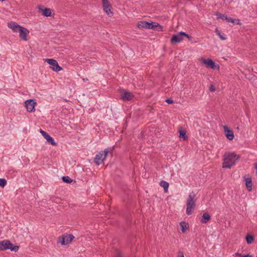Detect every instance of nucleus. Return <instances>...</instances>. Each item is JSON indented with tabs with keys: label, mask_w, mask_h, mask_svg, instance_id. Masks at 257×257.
I'll return each instance as SVG.
<instances>
[{
	"label": "nucleus",
	"mask_w": 257,
	"mask_h": 257,
	"mask_svg": "<svg viewBox=\"0 0 257 257\" xmlns=\"http://www.w3.org/2000/svg\"><path fill=\"white\" fill-rule=\"evenodd\" d=\"M239 158V155L234 152L225 153L223 157L222 168L230 169L235 165Z\"/></svg>",
	"instance_id": "f257e3e1"
},
{
	"label": "nucleus",
	"mask_w": 257,
	"mask_h": 257,
	"mask_svg": "<svg viewBox=\"0 0 257 257\" xmlns=\"http://www.w3.org/2000/svg\"><path fill=\"white\" fill-rule=\"evenodd\" d=\"M113 149V147L107 148V149H105L104 151L99 152L97 154H96L94 158V162L97 165L102 163L107 157L108 153L112 152Z\"/></svg>",
	"instance_id": "f03ea898"
},
{
	"label": "nucleus",
	"mask_w": 257,
	"mask_h": 257,
	"mask_svg": "<svg viewBox=\"0 0 257 257\" xmlns=\"http://www.w3.org/2000/svg\"><path fill=\"white\" fill-rule=\"evenodd\" d=\"M19 249V246L14 245L9 240H4L0 241V250L10 249L11 251H17Z\"/></svg>",
	"instance_id": "7ed1b4c3"
},
{
	"label": "nucleus",
	"mask_w": 257,
	"mask_h": 257,
	"mask_svg": "<svg viewBox=\"0 0 257 257\" xmlns=\"http://www.w3.org/2000/svg\"><path fill=\"white\" fill-rule=\"evenodd\" d=\"M183 37H186L190 41L192 39V38L187 34L183 32H180L172 36L171 42L173 44L180 43L183 41Z\"/></svg>",
	"instance_id": "20e7f679"
},
{
	"label": "nucleus",
	"mask_w": 257,
	"mask_h": 257,
	"mask_svg": "<svg viewBox=\"0 0 257 257\" xmlns=\"http://www.w3.org/2000/svg\"><path fill=\"white\" fill-rule=\"evenodd\" d=\"M74 238V236L71 234H64L58 238V242L62 245H67L69 244Z\"/></svg>",
	"instance_id": "39448f33"
},
{
	"label": "nucleus",
	"mask_w": 257,
	"mask_h": 257,
	"mask_svg": "<svg viewBox=\"0 0 257 257\" xmlns=\"http://www.w3.org/2000/svg\"><path fill=\"white\" fill-rule=\"evenodd\" d=\"M196 194L192 191L190 193L188 198L187 200V209H192L195 207Z\"/></svg>",
	"instance_id": "423d86ee"
},
{
	"label": "nucleus",
	"mask_w": 257,
	"mask_h": 257,
	"mask_svg": "<svg viewBox=\"0 0 257 257\" xmlns=\"http://www.w3.org/2000/svg\"><path fill=\"white\" fill-rule=\"evenodd\" d=\"M120 97L123 100H131L134 97V95L125 89L119 90Z\"/></svg>",
	"instance_id": "0eeeda50"
},
{
	"label": "nucleus",
	"mask_w": 257,
	"mask_h": 257,
	"mask_svg": "<svg viewBox=\"0 0 257 257\" xmlns=\"http://www.w3.org/2000/svg\"><path fill=\"white\" fill-rule=\"evenodd\" d=\"M45 61L50 65V68L54 71H60L62 68L59 66L58 62L53 59H46Z\"/></svg>",
	"instance_id": "6e6552de"
},
{
	"label": "nucleus",
	"mask_w": 257,
	"mask_h": 257,
	"mask_svg": "<svg viewBox=\"0 0 257 257\" xmlns=\"http://www.w3.org/2000/svg\"><path fill=\"white\" fill-rule=\"evenodd\" d=\"M200 61L201 63L206 65L207 67L213 69L215 67V63L211 59H205L204 58H201Z\"/></svg>",
	"instance_id": "1a4fd4ad"
},
{
	"label": "nucleus",
	"mask_w": 257,
	"mask_h": 257,
	"mask_svg": "<svg viewBox=\"0 0 257 257\" xmlns=\"http://www.w3.org/2000/svg\"><path fill=\"white\" fill-rule=\"evenodd\" d=\"M25 106L27 110L29 112H32L35 110V106L36 102L32 99L27 100L25 101Z\"/></svg>",
	"instance_id": "9d476101"
},
{
	"label": "nucleus",
	"mask_w": 257,
	"mask_h": 257,
	"mask_svg": "<svg viewBox=\"0 0 257 257\" xmlns=\"http://www.w3.org/2000/svg\"><path fill=\"white\" fill-rule=\"evenodd\" d=\"M40 133L47 140L48 143L52 145L53 146H55L56 145L54 140L48 133L42 130H40Z\"/></svg>",
	"instance_id": "9b49d317"
},
{
	"label": "nucleus",
	"mask_w": 257,
	"mask_h": 257,
	"mask_svg": "<svg viewBox=\"0 0 257 257\" xmlns=\"http://www.w3.org/2000/svg\"><path fill=\"white\" fill-rule=\"evenodd\" d=\"M102 6L103 11L105 12V13L109 17H111L112 16V13L111 11V6L109 3L108 1H107L102 3Z\"/></svg>",
	"instance_id": "f8f14e48"
},
{
	"label": "nucleus",
	"mask_w": 257,
	"mask_h": 257,
	"mask_svg": "<svg viewBox=\"0 0 257 257\" xmlns=\"http://www.w3.org/2000/svg\"><path fill=\"white\" fill-rule=\"evenodd\" d=\"M18 32L20 34V37L22 39H23L25 41L27 40V37L29 33V32L27 29L22 27L18 31Z\"/></svg>",
	"instance_id": "ddd939ff"
},
{
	"label": "nucleus",
	"mask_w": 257,
	"mask_h": 257,
	"mask_svg": "<svg viewBox=\"0 0 257 257\" xmlns=\"http://www.w3.org/2000/svg\"><path fill=\"white\" fill-rule=\"evenodd\" d=\"M8 27L12 29L14 32H18L20 28L22 27L16 23L11 22L8 24Z\"/></svg>",
	"instance_id": "4468645a"
},
{
	"label": "nucleus",
	"mask_w": 257,
	"mask_h": 257,
	"mask_svg": "<svg viewBox=\"0 0 257 257\" xmlns=\"http://www.w3.org/2000/svg\"><path fill=\"white\" fill-rule=\"evenodd\" d=\"M224 130L225 133V136L229 140H232L234 138V134L233 132L229 130L226 125L223 126Z\"/></svg>",
	"instance_id": "2eb2a0df"
},
{
	"label": "nucleus",
	"mask_w": 257,
	"mask_h": 257,
	"mask_svg": "<svg viewBox=\"0 0 257 257\" xmlns=\"http://www.w3.org/2000/svg\"><path fill=\"white\" fill-rule=\"evenodd\" d=\"M39 10L42 13V15L45 17H50L52 16V11L50 9H43L42 7H39Z\"/></svg>",
	"instance_id": "dca6fc26"
},
{
	"label": "nucleus",
	"mask_w": 257,
	"mask_h": 257,
	"mask_svg": "<svg viewBox=\"0 0 257 257\" xmlns=\"http://www.w3.org/2000/svg\"><path fill=\"white\" fill-rule=\"evenodd\" d=\"M244 181L245 183V186L248 191H251L252 190V180L251 178L249 177H244Z\"/></svg>",
	"instance_id": "f3484780"
},
{
	"label": "nucleus",
	"mask_w": 257,
	"mask_h": 257,
	"mask_svg": "<svg viewBox=\"0 0 257 257\" xmlns=\"http://www.w3.org/2000/svg\"><path fill=\"white\" fill-rule=\"evenodd\" d=\"M211 219V217L208 212H204L202 216V218L201 219V222L202 223H206Z\"/></svg>",
	"instance_id": "a211bd4d"
},
{
	"label": "nucleus",
	"mask_w": 257,
	"mask_h": 257,
	"mask_svg": "<svg viewBox=\"0 0 257 257\" xmlns=\"http://www.w3.org/2000/svg\"><path fill=\"white\" fill-rule=\"evenodd\" d=\"M149 23L146 21H141L138 23V27L139 28L148 29L149 27Z\"/></svg>",
	"instance_id": "6ab92c4d"
},
{
	"label": "nucleus",
	"mask_w": 257,
	"mask_h": 257,
	"mask_svg": "<svg viewBox=\"0 0 257 257\" xmlns=\"http://www.w3.org/2000/svg\"><path fill=\"white\" fill-rule=\"evenodd\" d=\"M181 231L185 232L187 229H189V224L185 221H182L180 223Z\"/></svg>",
	"instance_id": "aec40b11"
},
{
	"label": "nucleus",
	"mask_w": 257,
	"mask_h": 257,
	"mask_svg": "<svg viewBox=\"0 0 257 257\" xmlns=\"http://www.w3.org/2000/svg\"><path fill=\"white\" fill-rule=\"evenodd\" d=\"M245 240L247 244H250L254 240V237L252 235L247 234L245 237Z\"/></svg>",
	"instance_id": "412c9836"
},
{
	"label": "nucleus",
	"mask_w": 257,
	"mask_h": 257,
	"mask_svg": "<svg viewBox=\"0 0 257 257\" xmlns=\"http://www.w3.org/2000/svg\"><path fill=\"white\" fill-rule=\"evenodd\" d=\"M149 29H154L157 27H159L161 30L162 29V27L159 24L156 23H149Z\"/></svg>",
	"instance_id": "4be33fe9"
},
{
	"label": "nucleus",
	"mask_w": 257,
	"mask_h": 257,
	"mask_svg": "<svg viewBox=\"0 0 257 257\" xmlns=\"http://www.w3.org/2000/svg\"><path fill=\"white\" fill-rule=\"evenodd\" d=\"M179 137L181 139H182L183 140H185L186 139V132L185 130H179Z\"/></svg>",
	"instance_id": "5701e85b"
},
{
	"label": "nucleus",
	"mask_w": 257,
	"mask_h": 257,
	"mask_svg": "<svg viewBox=\"0 0 257 257\" xmlns=\"http://www.w3.org/2000/svg\"><path fill=\"white\" fill-rule=\"evenodd\" d=\"M216 34L219 36V37L222 40H225L226 39V36L224 34H222L221 33V32L219 31L217 29H215V31Z\"/></svg>",
	"instance_id": "b1692460"
},
{
	"label": "nucleus",
	"mask_w": 257,
	"mask_h": 257,
	"mask_svg": "<svg viewBox=\"0 0 257 257\" xmlns=\"http://www.w3.org/2000/svg\"><path fill=\"white\" fill-rule=\"evenodd\" d=\"M160 185L164 189L165 192L167 191L169 187V184L167 182L165 181H162L160 183Z\"/></svg>",
	"instance_id": "393cba45"
},
{
	"label": "nucleus",
	"mask_w": 257,
	"mask_h": 257,
	"mask_svg": "<svg viewBox=\"0 0 257 257\" xmlns=\"http://www.w3.org/2000/svg\"><path fill=\"white\" fill-rule=\"evenodd\" d=\"M63 182L67 183H70L72 182V180L68 176H64L62 177Z\"/></svg>",
	"instance_id": "a878e982"
},
{
	"label": "nucleus",
	"mask_w": 257,
	"mask_h": 257,
	"mask_svg": "<svg viewBox=\"0 0 257 257\" xmlns=\"http://www.w3.org/2000/svg\"><path fill=\"white\" fill-rule=\"evenodd\" d=\"M216 15L218 17V18H220L223 20H226L227 19V16L221 13H217Z\"/></svg>",
	"instance_id": "bb28decb"
},
{
	"label": "nucleus",
	"mask_w": 257,
	"mask_h": 257,
	"mask_svg": "<svg viewBox=\"0 0 257 257\" xmlns=\"http://www.w3.org/2000/svg\"><path fill=\"white\" fill-rule=\"evenodd\" d=\"M7 184V181L5 179H0V186L4 187Z\"/></svg>",
	"instance_id": "cd10ccee"
},
{
	"label": "nucleus",
	"mask_w": 257,
	"mask_h": 257,
	"mask_svg": "<svg viewBox=\"0 0 257 257\" xmlns=\"http://www.w3.org/2000/svg\"><path fill=\"white\" fill-rule=\"evenodd\" d=\"M228 22L231 23L233 24H234L235 23V21H238V19H233L231 18H228L227 17V19L226 20Z\"/></svg>",
	"instance_id": "c85d7f7f"
},
{
	"label": "nucleus",
	"mask_w": 257,
	"mask_h": 257,
	"mask_svg": "<svg viewBox=\"0 0 257 257\" xmlns=\"http://www.w3.org/2000/svg\"><path fill=\"white\" fill-rule=\"evenodd\" d=\"M178 254V257H184V254L182 251H179Z\"/></svg>",
	"instance_id": "c756f323"
},
{
	"label": "nucleus",
	"mask_w": 257,
	"mask_h": 257,
	"mask_svg": "<svg viewBox=\"0 0 257 257\" xmlns=\"http://www.w3.org/2000/svg\"><path fill=\"white\" fill-rule=\"evenodd\" d=\"M209 90H210V91H211L212 92H214L215 90V88L213 85H211L209 87Z\"/></svg>",
	"instance_id": "7c9ffc66"
},
{
	"label": "nucleus",
	"mask_w": 257,
	"mask_h": 257,
	"mask_svg": "<svg viewBox=\"0 0 257 257\" xmlns=\"http://www.w3.org/2000/svg\"><path fill=\"white\" fill-rule=\"evenodd\" d=\"M193 212V210H186V213L188 215L191 214Z\"/></svg>",
	"instance_id": "2f4dec72"
},
{
	"label": "nucleus",
	"mask_w": 257,
	"mask_h": 257,
	"mask_svg": "<svg viewBox=\"0 0 257 257\" xmlns=\"http://www.w3.org/2000/svg\"><path fill=\"white\" fill-rule=\"evenodd\" d=\"M116 257H122L121 252L118 251H117L116 253Z\"/></svg>",
	"instance_id": "473e14b6"
},
{
	"label": "nucleus",
	"mask_w": 257,
	"mask_h": 257,
	"mask_svg": "<svg viewBox=\"0 0 257 257\" xmlns=\"http://www.w3.org/2000/svg\"><path fill=\"white\" fill-rule=\"evenodd\" d=\"M166 101L168 103H169V104H171V103H173V100L171 99H166Z\"/></svg>",
	"instance_id": "72a5a7b5"
},
{
	"label": "nucleus",
	"mask_w": 257,
	"mask_h": 257,
	"mask_svg": "<svg viewBox=\"0 0 257 257\" xmlns=\"http://www.w3.org/2000/svg\"><path fill=\"white\" fill-rule=\"evenodd\" d=\"M242 257H251V255H250L249 254L244 255L243 256H242Z\"/></svg>",
	"instance_id": "f704fd0d"
},
{
	"label": "nucleus",
	"mask_w": 257,
	"mask_h": 257,
	"mask_svg": "<svg viewBox=\"0 0 257 257\" xmlns=\"http://www.w3.org/2000/svg\"><path fill=\"white\" fill-rule=\"evenodd\" d=\"M234 24H239V20H238V21H235Z\"/></svg>",
	"instance_id": "c9c22d12"
},
{
	"label": "nucleus",
	"mask_w": 257,
	"mask_h": 257,
	"mask_svg": "<svg viewBox=\"0 0 257 257\" xmlns=\"http://www.w3.org/2000/svg\"><path fill=\"white\" fill-rule=\"evenodd\" d=\"M235 254L236 255H238V256H239V255L240 254V253H238V252H236V253H235Z\"/></svg>",
	"instance_id": "e433bc0d"
},
{
	"label": "nucleus",
	"mask_w": 257,
	"mask_h": 257,
	"mask_svg": "<svg viewBox=\"0 0 257 257\" xmlns=\"http://www.w3.org/2000/svg\"><path fill=\"white\" fill-rule=\"evenodd\" d=\"M243 255H242V254H241V253H240V254L239 255V256L240 257H242V256H243Z\"/></svg>",
	"instance_id": "4c0bfd02"
},
{
	"label": "nucleus",
	"mask_w": 257,
	"mask_h": 257,
	"mask_svg": "<svg viewBox=\"0 0 257 257\" xmlns=\"http://www.w3.org/2000/svg\"><path fill=\"white\" fill-rule=\"evenodd\" d=\"M5 0H0V1H2V2H4L5 1Z\"/></svg>",
	"instance_id": "58836bf2"
}]
</instances>
